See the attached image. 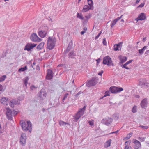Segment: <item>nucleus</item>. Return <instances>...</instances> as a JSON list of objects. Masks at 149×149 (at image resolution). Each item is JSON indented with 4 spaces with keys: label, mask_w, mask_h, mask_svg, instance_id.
Here are the masks:
<instances>
[{
    "label": "nucleus",
    "mask_w": 149,
    "mask_h": 149,
    "mask_svg": "<svg viewBox=\"0 0 149 149\" xmlns=\"http://www.w3.org/2000/svg\"><path fill=\"white\" fill-rule=\"evenodd\" d=\"M122 45V43L120 42L117 44L115 45L114 46V50L115 51L119 50V48L121 49Z\"/></svg>",
    "instance_id": "18"
},
{
    "label": "nucleus",
    "mask_w": 149,
    "mask_h": 149,
    "mask_svg": "<svg viewBox=\"0 0 149 149\" xmlns=\"http://www.w3.org/2000/svg\"><path fill=\"white\" fill-rule=\"evenodd\" d=\"M113 121L111 118H104L101 120V123L107 126H109Z\"/></svg>",
    "instance_id": "9"
},
{
    "label": "nucleus",
    "mask_w": 149,
    "mask_h": 149,
    "mask_svg": "<svg viewBox=\"0 0 149 149\" xmlns=\"http://www.w3.org/2000/svg\"><path fill=\"white\" fill-rule=\"evenodd\" d=\"M76 56V54L74 53V51H72L70 52L68 55V56L69 58H71L72 59L75 58L74 57Z\"/></svg>",
    "instance_id": "17"
},
{
    "label": "nucleus",
    "mask_w": 149,
    "mask_h": 149,
    "mask_svg": "<svg viewBox=\"0 0 149 149\" xmlns=\"http://www.w3.org/2000/svg\"><path fill=\"white\" fill-rule=\"evenodd\" d=\"M111 140V139H109L104 144V146L105 148L109 147L110 146Z\"/></svg>",
    "instance_id": "26"
},
{
    "label": "nucleus",
    "mask_w": 149,
    "mask_h": 149,
    "mask_svg": "<svg viewBox=\"0 0 149 149\" xmlns=\"http://www.w3.org/2000/svg\"><path fill=\"white\" fill-rule=\"evenodd\" d=\"M47 32L42 31H40L38 32L39 36L42 38H44L45 36L47 34Z\"/></svg>",
    "instance_id": "22"
},
{
    "label": "nucleus",
    "mask_w": 149,
    "mask_h": 149,
    "mask_svg": "<svg viewBox=\"0 0 149 149\" xmlns=\"http://www.w3.org/2000/svg\"><path fill=\"white\" fill-rule=\"evenodd\" d=\"M128 149H132V147L131 146H128Z\"/></svg>",
    "instance_id": "64"
},
{
    "label": "nucleus",
    "mask_w": 149,
    "mask_h": 149,
    "mask_svg": "<svg viewBox=\"0 0 149 149\" xmlns=\"http://www.w3.org/2000/svg\"><path fill=\"white\" fill-rule=\"evenodd\" d=\"M119 131V130H118L116 131L110 133V134H113V133H117Z\"/></svg>",
    "instance_id": "54"
},
{
    "label": "nucleus",
    "mask_w": 149,
    "mask_h": 149,
    "mask_svg": "<svg viewBox=\"0 0 149 149\" xmlns=\"http://www.w3.org/2000/svg\"><path fill=\"white\" fill-rule=\"evenodd\" d=\"M89 6L90 7V8H92L93 9L94 7L93 6V2L92 0H87Z\"/></svg>",
    "instance_id": "28"
},
{
    "label": "nucleus",
    "mask_w": 149,
    "mask_h": 149,
    "mask_svg": "<svg viewBox=\"0 0 149 149\" xmlns=\"http://www.w3.org/2000/svg\"><path fill=\"white\" fill-rule=\"evenodd\" d=\"M109 91H106L105 93V94L104 96L103 97H106L107 96H109Z\"/></svg>",
    "instance_id": "38"
},
{
    "label": "nucleus",
    "mask_w": 149,
    "mask_h": 149,
    "mask_svg": "<svg viewBox=\"0 0 149 149\" xmlns=\"http://www.w3.org/2000/svg\"><path fill=\"white\" fill-rule=\"evenodd\" d=\"M138 139H139V140L141 142H143L144 141L145 139V137H139L138 138Z\"/></svg>",
    "instance_id": "41"
},
{
    "label": "nucleus",
    "mask_w": 149,
    "mask_h": 149,
    "mask_svg": "<svg viewBox=\"0 0 149 149\" xmlns=\"http://www.w3.org/2000/svg\"><path fill=\"white\" fill-rule=\"evenodd\" d=\"M133 60H130L129 61H128L126 62L125 64H124L123 65H122V67L123 68H125L127 70L129 69L130 68H128L126 66L128 65V64H130V63H131L132 61Z\"/></svg>",
    "instance_id": "23"
},
{
    "label": "nucleus",
    "mask_w": 149,
    "mask_h": 149,
    "mask_svg": "<svg viewBox=\"0 0 149 149\" xmlns=\"http://www.w3.org/2000/svg\"><path fill=\"white\" fill-rule=\"evenodd\" d=\"M147 101L146 98H145L143 100L140 104L142 108L145 109L146 108L147 106Z\"/></svg>",
    "instance_id": "16"
},
{
    "label": "nucleus",
    "mask_w": 149,
    "mask_h": 149,
    "mask_svg": "<svg viewBox=\"0 0 149 149\" xmlns=\"http://www.w3.org/2000/svg\"><path fill=\"white\" fill-rule=\"evenodd\" d=\"M20 124L23 130L25 132L28 131L31 132L32 130V124L30 121H27V124L24 120L20 121Z\"/></svg>",
    "instance_id": "1"
},
{
    "label": "nucleus",
    "mask_w": 149,
    "mask_h": 149,
    "mask_svg": "<svg viewBox=\"0 0 149 149\" xmlns=\"http://www.w3.org/2000/svg\"><path fill=\"white\" fill-rule=\"evenodd\" d=\"M147 46H144L142 49V50L143 51L146 49L147 48Z\"/></svg>",
    "instance_id": "51"
},
{
    "label": "nucleus",
    "mask_w": 149,
    "mask_h": 149,
    "mask_svg": "<svg viewBox=\"0 0 149 149\" xmlns=\"http://www.w3.org/2000/svg\"><path fill=\"white\" fill-rule=\"evenodd\" d=\"M36 45V44L34 43H27L26 45L24 47V50H27L28 51H30L31 49L35 47Z\"/></svg>",
    "instance_id": "12"
},
{
    "label": "nucleus",
    "mask_w": 149,
    "mask_h": 149,
    "mask_svg": "<svg viewBox=\"0 0 149 149\" xmlns=\"http://www.w3.org/2000/svg\"><path fill=\"white\" fill-rule=\"evenodd\" d=\"M101 33H102V31H100L99 32V33L95 37V40H97L98 38L100 36L101 34Z\"/></svg>",
    "instance_id": "47"
},
{
    "label": "nucleus",
    "mask_w": 149,
    "mask_h": 149,
    "mask_svg": "<svg viewBox=\"0 0 149 149\" xmlns=\"http://www.w3.org/2000/svg\"><path fill=\"white\" fill-rule=\"evenodd\" d=\"M146 145L149 147V141H147L146 142Z\"/></svg>",
    "instance_id": "57"
},
{
    "label": "nucleus",
    "mask_w": 149,
    "mask_h": 149,
    "mask_svg": "<svg viewBox=\"0 0 149 149\" xmlns=\"http://www.w3.org/2000/svg\"><path fill=\"white\" fill-rule=\"evenodd\" d=\"M133 143H134V148L135 149H140L141 148V143L137 140L135 139Z\"/></svg>",
    "instance_id": "15"
},
{
    "label": "nucleus",
    "mask_w": 149,
    "mask_h": 149,
    "mask_svg": "<svg viewBox=\"0 0 149 149\" xmlns=\"http://www.w3.org/2000/svg\"><path fill=\"white\" fill-rule=\"evenodd\" d=\"M59 125L60 126H64L65 125H66V124L67 125H69V123H67L65 122L64 121H62L61 120L59 121Z\"/></svg>",
    "instance_id": "31"
},
{
    "label": "nucleus",
    "mask_w": 149,
    "mask_h": 149,
    "mask_svg": "<svg viewBox=\"0 0 149 149\" xmlns=\"http://www.w3.org/2000/svg\"><path fill=\"white\" fill-rule=\"evenodd\" d=\"M85 33V31H81V35H83Z\"/></svg>",
    "instance_id": "60"
},
{
    "label": "nucleus",
    "mask_w": 149,
    "mask_h": 149,
    "mask_svg": "<svg viewBox=\"0 0 149 149\" xmlns=\"http://www.w3.org/2000/svg\"><path fill=\"white\" fill-rule=\"evenodd\" d=\"M139 53H140V54H142L143 53V51H142L141 49H139Z\"/></svg>",
    "instance_id": "50"
},
{
    "label": "nucleus",
    "mask_w": 149,
    "mask_h": 149,
    "mask_svg": "<svg viewBox=\"0 0 149 149\" xmlns=\"http://www.w3.org/2000/svg\"><path fill=\"white\" fill-rule=\"evenodd\" d=\"M117 22L114 19L113 20L111 23V28L113 27L116 24Z\"/></svg>",
    "instance_id": "34"
},
{
    "label": "nucleus",
    "mask_w": 149,
    "mask_h": 149,
    "mask_svg": "<svg viewBox=\"0 0 149 149\" xmlns=\"http://www.w3.org/2000/svg\"><path fill=\"white\" fill-rule=\"evenodd\" d=\"M103 60V63L104 65H107L108 66L114 65L112 63V61L111 59L109 56H107L104 57Z\"/></svg>",
    "instance_id": "6"
},
{
    "label": "nucleus",
    "mask_w": 149,
    "mask_h": 149,
    "mask_svg": "<svg viewBox=\"0 0 149 149\" xmlns=\"http://www.w3.org/2000/svg\"><path fill=\"white\" fill-rule=\"evenodd\" d=\"M124 149H128V146L127 145L125 146V147Z\"/></svg>",
    "instance_id": "63"
},
{
    "label": "nucleus",
    "mask_w": 149,
    "mask_h": 149,
    "mask_svg": "<svg viewBox=\"0 0 149 149\" xmlns=\"http://www.w3.org/2000/svg\"><path fill=\"white\" fill-rule=\"evenodd\" d=\"M139 127H141L143 129H147L148 128V126L143 125L140 126H139Z\"/></svg>",
    "instance_id": "43"
},
{
    "label": "nucleus",
    "mask_w": 149,
    "mask_h": 149,
    "mask_svg": "<svg viewBox=\"0 0 149 149\" xmlns=\"http://www.w3.org/2000/svg\"><path fill=\"white\" fill-rule=\"evenodd\" d=\"M149 53V50H147L145 53V54H148Z\"/></svg>",
    "instance_id": "62"
},
{
    "label": "nucleus",
    "mask_w": 149,
    "mask_h": 149,
    "mask_svg": "<svg viewBox=\"0 0 149 149\" xmlns=\"http://www.w3.org/2000/svg\"><path fill=\"white\" fill-rule=\"evenodd\" d=\"M140 0H137L136 2V4H137L139 2Z\"/></svg>",
    "instance_id": "61"
},
{
    "label": "nucleus",
    "mask_w": 149,
    "mask_h": 149,
    "mask_svg": "<svg viewBox=\"0 0 149 149\" xmlns=\"http://www.w3.org/2000/svg\"><path fill=\"white\" fill-rule=\"evenodd\" d=\"M119 59L120 61V63L123 64L125 62L127 59V58L125 56H123L121 55L119 56H118Z\"/></svg>",
    "instance_id": "19"
},
{
    "label": "nucleus",
    "mask_w": 149,
    "mask_h": 149,
    "mask_svg": "<svg viewBox=\"0 0 149 149\" xmlns=\"http://www.w3.org/2000/svg\"><path fill=\"white\" fill-rule=\"evenodd\" d=\"M36 88L34 85H32L30 87V89L32 90H33Z\"/></svg>",
    "instance_id": "42"
},
{
    "label": "nucleus",
    "mask_w": 149,
    "mask_h": 149,
    "mask_svg": "<svg viewBox=\"0 0 149 149\" xmlns=\"http://www.w3.org/2000/svg\"><path fill=\"white\" fill-rule=\"evenodd\" d=\"M87 29L86 27H84L83 28V31H85V32L87 30Z\"/></svg>",
    "instance_id": "58"
},
{
    "label": "nucleus",
    "mask_w": 149,
    "mask_h": 149,
    "mask_svg": "<svg viewBox=\"0 0 149 149\" xmlns=\"http://www.w3.org/2000/svg\"><path fill=\"white\" fill-rule=\"evenodd\" d=\"M103 73V71H101V72H99L98 74L100 76H101Z\"/></svg>",
    "instance_id": "52"
},
{
    "label": "nucleus",
    "mask_w": 149,
    "mask_h": 149,
    "mask_svg": "<svg viewBox=\"0 0 149 149\" xmlns=\"http://www.w3.org/2000/svg\"><path fill=\"white\" fill-rule=\"evenodd\" d=\"M11 103H12L13 104H16L17 103V101L16 100H13L10 101Z\"/></svg>",
    "instance_id": "39"
},
{
    "label": "nucleus",
    "mask_w": 149,
    "mask_h": 149,
    "mask_svg": "<svg viewBox=\"0 0 149 149\" xmlns=\"http://www.w3.org/2000/svg\"><path fill=\"white\" fill-rule=\"evenodd\" d=\"M30 39L33 42H40L42 39L39 38L36 33L32 34L30 36Z\"/></svg>",
    "instance_id": "10"
},
{
    "label": "nucleus",
    "mask_w": 149,
    "mask_h": 149,
    "mask_svg": "<svg viewBox=\"0 0 149 149\" xmlns=\"http://www.w3.org/2000/svg\"><path fill=\"white\" fill-rule=\"evenodd\" d=\"M103 44L104 45H107V43L106 40V38H104L103 40Z\"/></svg>",
    "instance_id": "45"
},
{
    "label": "nucleus",
    "mask_w": 149,
    "mask_h": 149,
    "mask_svg": "<svg viewBox=\"0 0 149 149\" xmlns=\"http://www.w3.org/2000/svg\"><path fill=\"white\" fill-rule=\"evenodd\" d=\"M81 93H83V92H81V91L79 92L76 94L75 95V97H77Z\"/></svg>",
    "instance_id": "46"
},
{
    "label": "nucleus",
    "mask_w": 149,
    "mask_h": 149,
    "mask_svg": "<svg viewBox=\"0 0 149 149\" xmlns=\"http://www.w3.org/2000/svg\"><path fill=\"white\" fill-rule=\"evenodd\" d=\"M72 45V41L70 42L68 44L67 48L65 51V53H68L70 50Z\"/></svg>",
    "instance_id": "24"
},
{
    "label": "nucleus",
    "mask_w": 149,
    "mask_h": 149,
    "mask_svg": "<svg viewBox=\"0 0 149 149\" xmlns=\"http://www.w3.org/2000/svg\"><path fill=\"white\" fill-rule=\"evenodd\" d=\"M10 107L13 108V107H14V104H13L12 103H11V102H10Z\"/></svg>",
    "instance_id": "55"
},
{
    "label": "nucleus",
    "mask_w": 149,
    "mask_h": 149,
    "mask_svg": "<svg viewBox=\"0 0 149 149\" xmlns=\"http://www.w3.org/2000/svg\"><path fill=\"white\" fill-rule=\"evenodd\" d=\"M8 98L5 97H3L1 98V99L0 100V102L1 103L3 104H5L6 103H7V102L8 101Z\"/></svg>",
    "instance_id": "27"
},
{
    "label": "nucleus",
    "mask_w": 149,
    "mask_h": 149,
    "mask_svg": "<svg viewBox=\"0 0 149 149\" xmlns=\"http://www.w3.org/2000/svg\"><path fill=\"white\" fill-rule=\"evenodd\" d=\"M47 94L44 89L41 90L37 94V96L39 97L41 100H42L46 97Z\"/></svg>",
    "instance_id": "13"
},
{
    "label": "nucleus",
    "mask_w": 149,
    "mask_h": 149,
    "mask_svg": "<svg viewBox=\"0 0 149 149\" xmlns=\"http://www.w3.org/2000/svg\"><path fill=\"white\" fill-rule=\"evenodd\" d=\"M146 18V17L145 14L144 13H141L138 17V20H139L142 21L145 19Z\"/></svg>",
    "instance_id": "20"
},
{
    "label": "nucleus",
    "mask_w": 149,
    "mask_h": 149,
    "mask_svg": "<svg viewBox=\"0 0 149 149\" xmlns=\"http://www.w3.org/2000/svg\"><path fill=\"white\" fill-rule=\"evenodd\" d=\"M145 4L144 3H142L141 4L139 5L138 6V8H142L144 6Z\"/></svg>",
    "instance_id": "44"
},
{
    "label": "nucleus",
    "mask_w": 149,
    "mask_h": 149,
    "mask_svg": "<svg viewBox=\"0 0 149 149\" xmlns=\"http://www.w3.org/2000/svg\"><path fill=\"white\" fill-rule=\"evenodd\" d=\"M90 18V16H85V19H84L83 23L84 24L86 23L88 21V19Z\"/></svg>",
    "instance_id": "33"
},
{
    "label": "nucleus",
    "mask_w": 149,
    "mask_h": 149,
    "mask_svg": "<svg viewBox=\"0 0 149 149\" xmlns=\"http://www.w3.org/2000/svg\"><path fill=\"white\" fill-rule=\"evenodd\" d=\"M44 45V43L42 42L40 43L37 47L36 48L38 50L41 49L43 47Z\"/></svg>",
    "instance_id": "25"
},
{
    "label": "nucleus",
    "mask_w": 149,
    "mask_h": 149,
    "mask_svg": "<svg viewBox=\"0 0 149 149\" xmlns=\"http://www.w3.org/2000/svg\"><path fill=\"white\" fill-rule=\"evenodd\" d=\"M27 69V66H25L24 67H22L18 70V72H21L22 71L23 72Z\"/></svg>",
    "instance_id": "29"
},
{
    "label": "nucleus",
    "mask_w": 149,
    "mask_h": 149,
    "mask_svg": "<svg viewBox=\"0 0 149 149\" xmlns=\"http://www.w3.org/2000/svg\"><path fill=\"white\" fill-rule=\"evenodd\" d=\"M3 88L2 85L0 84V91H2L3 90Z\"/></svg>",
    "instance_id": "56"
},
{
    "label": "nucleus",
    "mask_w": 149,
    "mask_h": 149,
    "mask_svg": "<svg viewBox=\"0 0 149 149\" xmlns=\"http://www.w3.org/2000/svg\"><path fill=\"white\" fill-rule=\"evenodd\" d=\"M92 8H90V7L88 5H86L84 6L82 11L83 12H86L89 11L90 10H93Z\"/></svg>",
    "instance_id": "21"
},
{
    "label": "nucleus",
    "mask_w": 149,
    "mask_h": 149,
    "mask_svg": "<svg viewBox=\"0 0 149 149\" xmlns=\"http://www.w3.org/2000/svg\"><path fill=\"white\" fill-rule=\"evenodd\" d=\"M89 125L91 126H92L93 125V123L91 121H89Z\"/></svg>",
    "instance_id": "53"
},
{
    "label": "nucleus",
    "mask_w": 149,
    "mask_h": 149,
    "mask_svg": "<svg viewBox=\"0 0 149 149\" xmlns=\"http://www.w3.org/2000/svg\"><path fill=\"white\" fill-rule=\"evenodd\" d=\"M68 95H69V94L68 93H67L64 95V97L62 100L63 102H64V100H65L67 98L68 96Z\"/></svg>",
    "instance_id": "37"
},
{
    "label": "nucleus",
    "mask_w": 149,
    "mask_h": 149,
    "mask_svg": "<svg viewBox=\"0 0 149 149\" xmlns=\"http://www.w3.org/2000/svg\"><path fill=\"white\" fill-rule=\"evenodd\" d=\"M132 112H133L134 113H136L137 112L136 106H134L133 107L132 110Z\"/></svg>",
    "instance_id": "35"
},
{
    "label": "nucleus",
    "mask_w": 149,
    "mask_h": 149,
    "mask_svg": "<svg viewBox=\"0 0 149 149\" xmlns=\"http://www.w3.org/2000/svg\"><path fill=\"white\" fill-rule=\"evenodd\" d=\"M56 40L54 38L49 37L48 38L47 49L50 50L52 49L55 46Z\"/></svg>",
    "instance_id": "4"
},
{
    "label": "nucleus",
    "mask_w": 149,
    "mask_h": 149,
    "mask_svg": "<svg viewBox=\"0 0 149 149\" xmlns=\"http://www.w3.org/2000/svg\"><path fill=\"white\" fill-rule=\"evenodd\" d=\"M120 19V18L119 17H117L116 19H115V20L117 22L118 20H119Z\"/></svg>",
    "instance_id": "59"
},
{
    "label": "nucleus",
    "mask_w": 149,
    "mask_h": 149,
    "mask_svg": "<svg viewBox=\"0 0 149 149\" xmlns=\"http://www.w3.org/2000/svg\"><path fill=\"white\" fill-rule=\"evenodd\" d=\"M123 90V88L116 86H111L109 88V91L113 94H116Z\"/></svg>",
    "instance_id": "7"
},
{
    "label": "nucleus",
    "mask_w": 149,
    "mask_h": 149,
    "mask_svg": "<svg viewBox=\"0 0 149 149\" xmlns=\"http://www.w3.org/2000/svg\"><path fill=\"white\" fill-rule=\"evenodd\" d=\"M98 79L97 77H93L88 81L86 84L88 87H90L95 86L98 82Z\"/></svg>",
    "instance_id": "5"
},
{
    "label": "nucleus",
    "mask_w": 149,
    "mask_h": 149,
    "mask_svg": "<svg viewBox=\"0 0 149 149\" xmlns=\"http://www.w3.org/2000/svg\"><path fill=\"white\" fill-rule=\"evenodd\" d=\"M26 134L25 133L22 134L20 139V144L22 146H24L26 143Z\"/></svg>",
    "instance_id": "11"
},
{
    "label": "nucleus",
    "mask_w": 149,
    "mask_h": 149,
    "mask_svg": "<svg viewBox=\"0 0 149 149\" xmlns=\"http://www.w3.org/2000/svg\"><path fill=\"white\" fill-rule=\"evenodd\" d=\"M6 115L8 119L9 120H12L13 119L12 116H14L18 113L17 111L14 110H12L9 108H6Z\"/></svg>",
    "instance_id": "2"
},
{
    "label": "nucleus",
    "mask_w": 149,
    "mask_h": 149,
    "mask_svg": "<svg viewBox=\"0 0 149 149\" xmlns=\"http://www.w3.org/2000/svg\"><path fill=\"white\" fill-rule=\"evenodd\" d=\"M130 141H126L125 142V144L126 146V145H128V143H129L130 144Z\"/></svg>",
    "instance_id": "49"
},
{
    "label": "nucleus",
    "mask_w": 149,
    "mask_h": 149,
    "mask_svg": "<svg viewBox=\"0 0 149 149\" xmlns=\"http://www.w3.org/2000/svg\"><path fill=\"white\" fill-rule=\"evenodd\" d=\"M139 85L141 88L146 89L149 87V83L147 82L145 79H144L139 81Z\"/></svg>",
    "instance_id": "8"
},
{
    "label": "nucleus",
    "mask_w": 149,
    "mask_h": 149,
    "mask_svg": "<svg viewBox=\"0 0 149 149\" xmlns=\"http://www.w3.org/2000/svg\"><path fill=\"white\" fill-rule=\"evenodd\" d=\"M102 59L100 58H99L98 59H97L96 60L97 62V64L98 65L99 63L100 62V61H101Z\"/></svg>",
    "instance_id": "48"
},
{
    "label": "nucleus",
    "mask_w": 149,
    "mask_h": 149,
    "mask_svg": "<svg viewBox=\"0 0 149 149\" xmlns=\"http://www.w3.org/2000/svg\"><path fill=\"white\" fill-rule=\"evenodd\" d=\"M77 17L81 20H83L84 19V17H83L81 14H79V13H77Z\"/></svg>",
    "instance_id": "30"
},
{
    "label": "nucleus",
    "mask_w": 149,
    "mask_h": 149,
    "mask_svg": "<svg viewBox=\"0 0 149 149\" xmlns=\"http://www.w3.org/2000/svg\"><path fill=\"white\" fill-rule=\"evenodd\" d=\"M6 77V75H3L0 78V81L2 82L3 81Z\"/></svg>",
    "instance_id": "36"
},
{
    "label": "nucleus",
    "mask_w": 149,
    "mask_h": 149,
    "mask_svg": "<svg viewBox=\"0 0 149 149\" xmlns=\"http://www.w3.org/2000/svg\"><path fill=\"white\" fill-rule=\"evenodd\" d=\"M86 108V106H84L83 108H80L79 110L77 113L74 115V119L75 120V122H77L78 120L84 114Z\"/></svg>",
    "instance_id": "3"
},
{
    "label": "nucleus",
    "mask_w": 149,
    "mask_h": 149,
    "mask_svg": "<svg viewBox=\"0 0 149 149\" xmlns=\"http://www.w3.org/2000/svg\"><path fill=\"white\" fill-rule=\"evenodd\" d=\"M132 133L130 132L127 135V138L129 139L132 136Z\"/></svg>",
    "instance_id": "40"
},
{
    "label": "nucleus",
    "mask_w": 149,
    "mask_h": 149,
    "mask_svg": "<svg viewBox=\"0 0 149 149\" xmlns=\"http://www.w3.org/2000/svg\"><path fill=\"white\" fill-rule=\"evenodd\" d=\"M29 79V78L28 77H26L24 80V85H25L26 87L27 86V84L28 83V81Z\"/></svg>",
    "instance_id": "32"
},
{
    "label": "nucleus",
    "mask_w": 149,
    "mask_h": 149,
    "mask_svg": "<svg viewBox=\"0 0 149 149\" xmlns=\"http://www.w3.org/2000/svg\"><path fill=\"white\" fill-rule=\"evenodd\" d=\"M46 79L48 80H51L53 78V73L52 70L49 69L47 71Z\"/></svg>",
    "instance_id": "14"
}]
</instances>
